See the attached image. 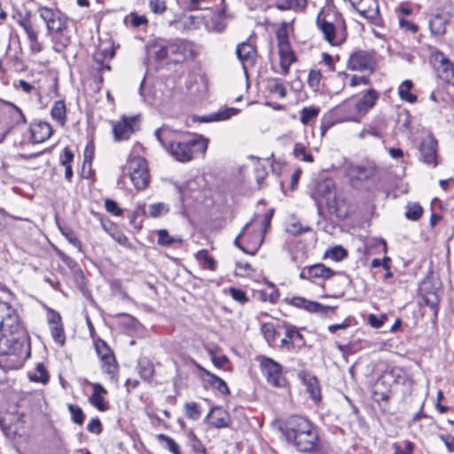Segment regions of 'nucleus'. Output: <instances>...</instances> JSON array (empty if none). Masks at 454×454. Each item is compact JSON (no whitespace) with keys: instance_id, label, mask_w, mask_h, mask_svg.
<instances>
[{"instance_id":"obj_14","label":"nucleus","mask_w":454,"mask_h":454,"mask_svg":"<svg viewBox=\"0 0 454 454\" xmlns=\"http://www.w3.org/2000/svg\"><path fill=\"white\" fill-rule=\"evenodd\" d=\"M421 292L424 303L432 309L434 317L436 318L442 293L440 286L429 281H425Z\"/></svg>"},{"instance_id":"obj_2","label":"nucleus","mask_w":454,"mask_h":454,"mask_svg":"<svg viewBox=\"0 0 454 454\" xmlns=\"http://www.w3.org/2000/svg\"><path fill=\"white\" fill-rule=\"evenodd\" d=\"M283 432L288 441H293L299 451H320L318 434L315 427L306 418L290 417Z\"/></svg>"},{"instance_id":"obj_30","label":"nucleus","mask_w":454,"mask_h":454,"mask_svg":"<svg viewBox=\"0 0 454 454\" xmlns=\"http://www.w3.org/2000/svg\"><path fill=\"white\" fill-rule=\"evenodd\" d=\"M51 117L56 120L61 126L66 123L67 108L65 102L62 100L56 101L51 111Z\"/></svg>"},{"instance_id":"obj_42","label":"nucleus","mask_w":454,"mask_h":454,"mask_svg":"<svg viewBox=\"0 0 454 454\" xmlns=\"http://www.w3.org/2000/svg\"><path fill=\"white\" fill-rule=\"evenodd\" d=\"M294 155L301 160L311 163L314 161V157L310 153L306 151V148L301 144H295L294 147Z\"/></svg>"},{"instance_id":"obj_6","label":"nucleus","mask_w":454,"mask_h":454,"mask_svg":"<svg viewBox=\"0 0 454 454\" xmlns=\"http://www.w3.org/2000/svg\"><path fill=\"white\" fill-rule=\"evenodd\" d=\"M263 239V231L261 228H255L254 224L248 223L235 239L234 244L243 252L254 254L262 246Z\"/></svg>"},{"instance_id":"obj_8","label":"nucleus","mask_w":454,"mask_h":454,"mask_svg":"<svg viewBox=\"0 0 454 454\" xmlns=\"http://www.w3.org/2000/svg\"><path fill=\"white\" fill-rule=\"evenodd\" d=\"M256 361L270 385L276 387H285L286 380L283 375L282 366L278 362L265 356H258Z\"/></svg>"},{"instance_id":"obj_32","label":"nucleus","mask_w":454,"mask_h":454,"mask_svg":"<svg viewBox=\"0 0 454 454\" xmlns=\"http://www.w3.org/2000/svg\"><path fill=\"white\" fill-rule=\"evenodd\" d=\"M412 88V82L410 80L403 81L398 89V93L403 100L409 103H414L417 100V97L411 93Z\"/></svg>"},{"instance_id":"obj_9","label":"nucleus","mask_w":454,"mask_h":454,"mask_svg":"<svg viewBox=\"0 0 454 454\" xmlns=\"http://www.w3.org/2000/svg\"><path fill=\"white\" fill-rule=\"evenodd\" d=\"M376 59L372 51L358 50L350 54L348 67L357 72L372 73L375 69Z\"/></svg>"},{"instance_id":"obj_63","label":"nucleus","mask_w":454,"mask_h":454,"mask_svg":"<svg viewBox=\"0 0 454 454\" xmlns=\"http://www.w3.org/2000/svg\"><path fill=\"white\" fill-rule=\"evenodd\" d=\"M147 19L145 16H138L137 14H133L131 17V24L134 27H139L141 25L146 24Z\"/></svg>"},{"instance_id":"obj_62","label":"nucleus","mask_w":454,"mask_h":454,"mask_svg":"<svg viewBox=\"0 0 454 454\" xmlns=\"http://www.w3.org/2000/svg\"><path fill=\"white\" fill-rule=\"evenodd\" d=\"M364 84V85H367L369 83V79L365 76H356V75H353L350 79V86L352 87H356L357 86L358 84Z\"/></svg>"},{"instance_id":"obj_17","label":"nucleus","mask_w":454,"mask_h":454,"mask_svg":"<svg viewBox=\"0 0 454 454\" xmlns=\"http://www.w3.org/2000/svg\"><path fill=\"white\" fill-rule=\"evenodd\" d=\"M419 151L426 164L436 166L437 141L431 135L422 140Z\"/></svg>"},{"instance_id":"obj_27","label":"nucleus","mask_w":454,"mask_h":454,"mask_svg":"<svg viewBox=\"0 0 454 454\" xmlns=\"http://www.w3.org/2000/svg\"><path fill=\"white\" fill-rule=\"evenodd\" d=\"M239 113V109L234 107H227L220 110L216 113H213L208 116L203 117L204 121H226L231 117L236 115Z\"/></svg>"},{"instance_id":"obj_28","label":"nucleus","mask_w":454,"mask_h":454,"mask_svg":"<svg viewBox=\"0 0 454 454\" xmlns=\"http://www.w3.org/2000/svg\"><path fill=\"white\" fill-rule=\"evenodd\" d=\"M18 23L25 30L28 40H35V37L38 36V29L31 21L29 12L20 18Z\"/></svg>"},{"instance_id":"obj_25","label":"nucleus","mask_w":454,"mask_h":454,"mask_svg":"<svg viewBox=\"0 0 454 454\" xmlns=\"http://www.w3.org/2000/svg\"><path fill=\"white\" fill-rule=\"evenodd\" d=\"M303 343L304 340L301 333L294 326H288L286 330L285 337L281 340V345L283 347L291 345L294 348L301 347Z\"/></svg>"},{"instance_id":"obj_31","label":"nucleus","mask_w":454,"mask_h":454,"mask_svg":"<svg viewBox=\"0 0 454 454\" xmlns=\"http://www.w3.org/2000/svg\"><path fill=\"white\" fill-rule=\"evenodd\" d=\"M28 378L33 382L46 384L49 381L50 376L44 365L42 363L37 364L35 371L28 374Z\"/></svg>"},{"instance_id":"obj_61","label":"nucleus","mask_w":454,"mask_h":454,"mask_svg":"<svg viewBox=\"0 0 454 454\" xmlns=\"http://www.w3.org/2000/svg\"><path fill=\"white\" fill-rule=\"evenodd\" d=\"M271 216L272 213L265 214L262 223L259 226H255V228H261L263 231V235L270 225Z\"/></svg>"},{"instance_id":"obj_55","label":"nucleus","mask_w":454,"mask_h":454,"mask_svg":"<svg viewBox=\"0 0 454 454\" xmlns=\"http://www.w3.org/2000/svg\"><path fill=\"white\" fill-rule=\"evenodd\" d=\"M321 79V72L318 70H311L309 74L308 82L311 87H317Z\"/></svg>"},{"instance_id":"obj_21","label":"nucleus","mask_w":454,"mask_h":454,"mask_svg":"<svg viewBox=\"0 0 454 454\" xmlns=\"http://www.w3.org/2000/svg\"><path fill=\"white\" fill-rule=\"evenodd\" d=\"M31 136L34 143H43L47 140L52 132L51 127L45 121L35 122L31 125Z\"/></svg>"},{"instance_id":"obj_11","label":"nucleus","mask_w":454,"mask_h":454,"mask_svg":"<svg viewBox=\"0 0 454 454\" xmlns=\"http://www.w3.org/2000/svg\"><path fill=\"white\" fill-rule=\"evenodd\" d=\"M98 356L102 362V371L109 375L110 379H114L116 375L118 365L113 351L103 340H98L95 343Z\"/></svg>"},{"instance_id":"obj_43","label":"nucleus","mask_w":454,"mask_h":454,"mask_svg":"<svg viewBox=\"0 0 454 454\" xmlns=\"http://www.w3.org/2000/svg\"><path fill=\"white\" fill-rule=\"evenodd\" d=\"M319 114V109L316 107H303L301 110V121L307 125L314 121Z\"/></svg>"},{"instance_id":"obj_34","label":"nucleus","mask_w":454,"mask_h":454,"mask_svg":"<svg viewBox=\"0 0 454 454\" xmlns=\"http://www.w3.org/2000/svg\"><path fill=\"white\" fill-rule=\"evenodd\" d=\"M138 373L146 381H150L154 375V368L150 361L144 360L138 364Z\"/></svg>"},{"instance_id":"obj_22","label":"nucleus","mask_w":454,"mask_h":454,"mask_svg":"<svg viewBox=\"0 0 454 454\" xmlns=\"http://www.w3.org/2000/svg\"><path fill=\"white\" fill-rule=\"evenodd\" d=\"M207 419L210 426L215 428L227 427L230 423L227 412L221 408H213L207 414Z\"/></svg>"},{"instance_id":"obj_53","label":"nucleus","mask_w":454,"mask_h":454,"mask_svg":"<svg viewBox=\"0 0 454 454\" xmlns=\"http://www.w3.org/2000/svg\"><path fill=\"white\" fill-rule=\"evenodd\" d=\"M106 209L107 212L114 214V215H121L122 211L118 207L117 203L112 200H106L105 201Z\"/></svg>"},{"instance_id":"obj_51","label":"nucleus","mask_w":454,"mask_h":454,"mask_svg":"<svg viewBox=\"0 0 454 454\" xmlns=\"http://www.w3.org/2000/svg\"><path fill=\"white\" fill-rule=\"evenodd\" d=\"M151 11L154 13L160 14L166 11V4L161 0H151L150 2Z\"/></svg>"},{"instance_id":"obj_1","label":"nucleus","mask_w":454,"mask_h":454,"mask_svg":"<svg viewBox=\"0 0 454 454\" xmlns=\"http://www.w3.org/2000/svg\"><path fill=\"white\" fill-rule=\"evenodd\" d=\"M154 134L162 147L176 160L183 163L204 155L208 145V139L201 135L182 137L180 133L175 132L168 127L158 129Z\"/></svg>"},{"instance_id":"obj_58","label":"nucleus","mask_w":454,"mask_h":454,"mask_svg":"<svg viewBox=\"0 0 454 454\" xmlns=\"http://www.w3.org/2000/svg\"><path fill=\"white\" fill-rule=\"evenodd\" d=\"M74 160V153L67 148H65L63 154L60 157V164L62 166H70L71 161Z\"/></svg>"},{"instance_id":"obj_52","label":"nucleus","mask_w":454,"mask_h":454,"mask_svg":"<svg viewBox=\"0 0 454 454\" xmlns=\"http://www.w3.org/2000/svg\"><path fill=\"white\" fill-rule=\"evenodd\" d=\"M309 230V229L308 227L302 228L299 222L290 223L286 228V231L293 235H300Z\"/></svg>"},{"instance_id":"obj_18","label":"nucleus","mask_w":454,"mask_h":454,"mask_svg":"<svg viewBox=\"0 0 454 454\" xmlns=\"http://www.w3.org/2000/svg\"><path fill=\"white\" fill-rule=\"evenodd\" d=\"M290 303L296 308L304 309L310 313L326 314L329 309H332L329 306H325L319 302L309 301L300 296L293 297Z\"/></svg>"},{"instance_id":"obj_64","label":"nucleus","mask_w":454,"mask_h":454,"mask_svg":"<svg viewBox=\"0 0 454 454\" xmlns=\"http://www.w3.org/2000/svg\"><path fill=\"white\" fill-rule=\"evenodd\" d=\"M212 362L216 367L222 368L228 362V358L226 356H213Z\"/></svg>"},{"instance_id":"obj_39","label":"nucleus","mask_w":454,"mask_h":454,"mask_svg":"<svg viewBox=\"0 0 454 454\" xmlns=\"http://www.w3.org/2000/svg\"><path fill=\"white\" fill-rule=\"evenodd\" d=\"M50 328H51V337L53 338L54 341L57 344L63 346L66 341V335H65V332H64L63 324L62 323L57 324V325L50 326Z\"/></svg>"},{"instance_id":"obj_23","label":"nucleus","mask_w":454,"mask_h":454,"mask_svg":"<svg viewBox=\"0 0 454 454\" xmlns=\"http://www.w3.org/2000/svg\"><path fill=\"white\" fill-rule=\"evenodd\" d=\"M236 54L246 70V64L254 62L255 50L250 43L243 42L237 45Z\"/></svg>"},{"instance_id":"obj_40","label":"nucleus","mask_w":454,"mask_h":454,"mask_svg":"<svg viewBox=\"0 0 454 454\" xmlns=\"http://www.w3.org/2000/svg\"><path fill=\"white\" fill-rule=\"evenodd\" d=\"M353 106L354 104L344 103L335 108V113L341 121H354V120L348 119V117L353 113Z\"/></svg>"},{"instance_id":"obj_13","label":"nucleus","mask_w":454,"mask_h":454,"mask_svg":"<svg viewBox=\"0 0 454 454\" xmlns=\"http://www.w3.org/2000/svg\"><path fill=\"white\" fill-rule=\"evenodd\" d=\"M379 94L376 90L370 89L353 106V113L348 117V120H354L359 122L361 118L374 106Z\"/></svg>"},{"instance_id":"obj_26","label":"nucleus","mask_w":454,"mask_h":454,"mask_svg":"<svg viewBox=\"0 0 454 454\" xmlns=\"http://www.w3.org/2000/svg\"><path fill=\"white\" fill-rule=\"evenodd\" d=\"M334 275V271L323 263H316L309 266V277L310 280L314 278L329 279Z\"/></svg>"},{"instance_id":"obj_7","label":"nucleus","mask_w":454,"mask_h":454,"mask_svg":"<svg viewBox=\"0 0 454 454\" xmlns=\"http://www.w3.org/2000/svg\"><path fill=\"white\" fill-rule=\"evenodd\" d=\"M403 380V372L399 368L386 370L377 380L373 387V396L377 402H387L391 395V388Z\"/></svg>"},{"instance_id":"obj_44","label":"nucleus","mask_w":454,"mask_h":454,"mask_svg":"<svg viewBox=\"0 0 454 454\" xmlns=\"http://www.w3.org/2000/svg\"><path fill=\"white\" fill-rule=\"evenodd\" d=\"M184 409L185 416L192 420H198L201 416V411L197 403H186Z\"/></svg>"},{"instance_id":"obj_24","label":"nucleus","mask_w":454,"mask_h":454,"mask_svg":"<svg viewBox=\"0 0 454 454\" xmlns=\"http://www.w3.org/2000/svg\"><path fill=\"white\" fill-rule=\"evenodd\" d=\"M278 54L282 74L286 75L289 73L290 66L296 59L294 52L291 50V46L288 45L278 47Z\"/></svg>"},{"instance_id":"obj_3","label":"nucleus","mask_w":454,"mask_h":454,"mask_svg":"<svg viewBox=\"0 0 454 454\" xmlns=\"http://www.w3.org/2000/svg\"><path fill=\"white\" fill-rule=\"evenodd\" d=\"M348 174L351 186L357 190H375L381 181V168L369 159L350 165Z\"/></svg>"},{"instance_id":"obj_45","label":"nucleus","mask_w":454,"mask_h":454,"mask_svg":"<svg viewBox=\"0 0 454 454\" xmlns=\"http://www.w3.org/2000/svg\"><path fill=\"white\" fill-rule=\"evenodd\" d=\"M67 409L71 414L72 421L75 424L82 425L85 419L82 410L74 404H68Z\"/></svg>"},{"instance_id":"obj_57","label":"nucleus","mask_w":454,"mask_h":454,"mask_svg":"<svg viewBox=\"0 0 454 454\" xmlns=\"http://www.w3.org/2000/svg\"><path fill=\"white\" fill-rule=\"evenodd\" d=\"M87 430L90 433L100 434L102 431L101 422L98 419H93L87 425Z\"/></svg>"},{"instance_id":"obj_36","label":"nucleus","mask_w":454,"mask_h":454,"mask_svg":"<svg viewBox=\"0 0 454 454\" xmlns=\"http://www.w3.org/2000/svg\"><path fill=\"white\" fill-rule=\"evenodd\" d=\"M423 214V207L417 202L408 203L406 206L405 217L411 221L419 220Z\"/></svg>"},{"instance_id":"obj_35","label":"nucleus","mask_w":454,"mask_h":454,"mask_svg":"<svg viewBox=\"0 0 454 454\" xmlns=\"http://www.w3.org/2000/svg\"><path fill=\"white\" fill-rule=\"evenodd\" d=\"M446 20L441 15L434 16L429 21V27L432 33L442 35L445 32Z\"/></svg>"},{"instance_id":"obj_56","label":"nucleus","mask_w":454,"mask_h":454,"mask_svg":"<svg viewBox=\"0 0 454 454\" xmlns=\"http://www.w3.org/2000/svg\"><path fill=\"white\" fill-rule=\"evenodd\" d=\"M63 235L69 241V243H71L74 247H75L76 248L81 250L82 243L73 231H63Z\"/></svg>"},{"instance_id":"obj_12","label":"nucleus","mask_w":454,"mask_h":454,"mask_svg":"<svg viewBox=\"0 0 454 454\" xmlns=\"http://www.w3.org/2000/svg\"><path fill=\"white\" fill-rule=\"evenodd\" d=\"M431 62L436 68L438 76L454 85V64L442 52L436 51L431 55Z\"/></svg>"},{"instance_id":"obj_59","label":"nucleus","mask_w":454,"mask_h":454,"mask_svg":"<svg viewBox=\"0 0 454 454\" xmlns=\"http://www.w3.org/2000/svg\"><path fill=\"white\" fill-rule=\"evenodd\" d=\"M358 136L362 139L365 138L367 136L380 137V132L378 131V129L376 128L369 127V128H365V129H362Z\"/></svg>"},{"instance_id":"obj_29","label":"nucleus","mask_w":454,"mask_h":454,"mask_svg":"<svg viewBox=\"0 0 454 454\" xmlns=\"http://www.w3.org/2000/svg\"><path fill=\"white\" fill-rule=\"evenodd\" d=\"M197 367L200 372L209 377V382L214 387L217 388L222 394H227L229 392L228 386L223 380L211 373L199 364Z\"/></svg>"},{"instance_id":"obj_46","label":"nucleus","mask_w":454,"mask_h":454,"mask_svg":"<svg viewBox=\"0 0 454 454\" xmlns=\"http://www.w3.org/2000/svg\"><path fill=\"white\" fill-rule=\"evenodd\" d=\"M157 437L161 442L165 443V448H167L170 452L173 454H180L179 445L174 439L163 434H158Z\"/></svg>"},{"instance_id":"obj_33","label":"nucleus","mask_w":454,"mask_h":454,"mask_svg":"<svg viewBox=\"0 0 454 454\" xmlns=\"http://www.w3.org/2000/svg\"><path fill=\"white\" fill-rule=\"evenodd\" d=\"M158 244L162 247H170L175 243H182L183 239L180 237H171L165 229L157 231Z\"/></svg>"},{"instance_id":"obj_16","label":"nucleus","mask_w":454,"mask_h":454,"mask_svg":"<svg viewBox=\"0 0 454 454\" xmlns=\"http://www.w3.org/2000/svg\"><path fill=\"white\" fill-rule=\"evenodd\" d=\"M349 2L361 16L373 23L377 22L380 16L378 0H349Z\"/></svg>"},{"instance_id":"obj_60","label":"nucleus","mask_w":454,"mask_h":454,"mask_svg":"<svg viewBox=\"0 0 454 454\" xmlns=\"http://www.w3.org/2000/svg\"><path fill=\"white\" fill-rule=\"evenodd\" d=\"M47 320L50 326L62 323L60 315L54 310H50L48 312Z\"/></svg>"},{"instance_id":"obj_19","label":"nucleus","mask_w":454,"mask_h":454,"mask_svg":"<svg viewBox=\"0 0 454 454\" xmlns=\"http://www.w3.org/2000/svg\"><path fill=\"white\" fill-rule=\"evenodd\" d=\"M299 378L306 386L307 392L315 403H319L321 400V391L317 379L307 372H301Z\"/></svg>"},{"instance_id":"obj_15","label":"nucleus","mask_w":454,"mask_h":454,"mask_svg":"<svg viewBox=\"0 0 454 454\" xmlns=\"http://www.w3.org/2000/svg\"><path fill=\"white\" fill-rule=\"evenodd\" d=\"M137 120V116L128 117L123 115L118 121H113L112 127L114 140L121 141L128 139L135 131L134 126Z\"/></svg>"},{"instance_id":"obj_5","label":"nucleus","mask_w":454,"mask_h":454,"mask_svg":"<svg viewBox=\"0 0 454 454\" xmlns=\"http://www.w3.org/2000/svg\"><path fill=\"white\" fill-rule=\"evenodd\" d=\"M123 176H129L137 191L145 190L150 183V175L145 159L130 157L122 169Z\"/></svg>"},{"instance_id":"obj_48","label":"nucleus","mask_w":454,"mask_h":454,"mask_svg":"<svg viewBox=\"0 0 454 454\" xmlns=\"http://www.w3.org/2000/svg\"><path fill=\"white\" fill-rule=\"evenodd\" d=\"M269 90L271 93L278 94L279 98H284L286 97V90L283 82L278 79L273 80L269 85Z\"/></svg>"},{"instance_id":"obj_41","label":"nucleus","mask_w":454,"mask_h":454,"mask_svg":"<svg viewBox=\"0 0 454 454\" xmlns=\"http://www.w3.org/2000/svg\"><path fill=\"white\" fill-rule=\"evenodd\" d=\"M347 256V251L340 246H336L325 252V258H331L333 261L339 262Z\"/></svg>"},{"instance_id":"obj_4","label":"nucleus","mask_w":454,"mask_h":454,"mask_svg":"<svg viewBox=\"0 0 454 454\" xmlns=\"http://www.w3.org/2000/svg\"><path fill=\"white\" fill-rule=\"evenodd\" d=\"M317 25L325 39L333 46L340 45L346 40V26L342 16L337 12L319 13Z\"/></svg>"},{"instance_id":"obj_10","label":"nucleus","mask_w":454,"mask_h":454,"mask_svg":"<svg viewBox=\"0 0 454 454\" xmlns=\"http://www.w3.org/2000/svg\"><path fill=\"white\" fill-rule=\"evenodd\" d=\"M38 12L41 19L46 23L49 33H62L67 28V18L59 10L40 6Z\"/></svg>"},{"instance_id":"obj_38","label":"nucleus","mask_w":454,"mask_h":454,"mask_svg":"<svg viewBox=\"0 0 454 454\" xmlns=\"http://www.w3.org/2000/svg\"><path fill=\"white\" fill-rule=\"evenodd\" d=\"M169 211V207L168 204L163 202H157L149 205L148 207V215L151 217H160L161 215H166Z\"/></svg>"},{"instance_id":"obj_50","label":"nucleus","mask_w":454,"mask_h":454,"mask_svg":"<svg viewBox=\"0 0 454 454\" xmlns=\"http://www.w3.org/2000/svg\"><path fill=\"white\" fill-rule=\"evenodd\" d=\"M262 332L269 343L275 340V330L271 324H263L262 325Z\"/></svg>"},{"instance_id":"obj_49","label":"nucleus","mask_w":454,"mask_h":454,"mask_svg":"<svg viewBox=\"0 0 454 454\" xmlns=\"http://www.w3.org/2000/svg\"><path fill=\"white\" fill-rule=\"evenodd\" d=\"M229 293L233 300H235L238 302L245 303L248 301L247 294L244 291L241 289H238L235 287H230Z\"/></svg>"},{"instance_id":"obj_20","label":"nucleus","mask_w":454,"mask_h":454,"mask_svg":"<svg viewBox=\"0 0 454 454\" xmlns=\"http://www.w3.org/2000/svg\"><path fill=\"white\" fill-rule=\"evenodd\" d=\"M91 386L93 392L89 397L90 403L100 411H106L109 408L104 397L107 394L106 389L100 383H92Z\"/></svg>"},{"instance_id":"obj_54","label":"nucleus","mask_w":454,"mask_h":454,"mask_svg":"<svg viewBox=\"0 0 454 454\" xmlns=\"http://www.w3.org/2000/svg\"><path fill=\"white\" fill-rule=\"evenodd\" d=\"M386 320V316L382 315L380 317H378L374 314L369 315L368 321L370 325L374 328H380L383 325L384 322Z\"/></svg>"},{"instance_id":"obj_47","label":"nucleus","mask_w":454,"mask_h":454,"mask_svg":"<svg viewBox=\"0 0 454 454\" xmlns=\"http://www.w3.org/2000/svg\"><path fill=\"white\" fill-rule=\"evenodd\" d=\"M109 234L121 246L129 249L132 248L131 242L129 240L128 237L123 232L114 229L109 231Z\"/></svg>"},{"instance_id":"obj_37","label":"nucleus","mask_w":454,"mask_h":454,"mask_svg":"<svg viewBox=\"0 0 454 454\" xmlns=\"http://www.w3.org/2000/svg\"><path fill=\"white\" fill-rule=\"evenodd\" d=\"M276 37L278 40V47L290 45L287 22L281 23L280 27L276 31Z\"/></svg>"}]
</instances>
